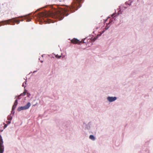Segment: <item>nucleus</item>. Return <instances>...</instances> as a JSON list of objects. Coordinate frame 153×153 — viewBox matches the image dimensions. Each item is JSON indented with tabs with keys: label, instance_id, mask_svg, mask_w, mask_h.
I'll return each mask as SVG.
<instances>
[{
	"label": "nucleus",
	"instance_id": "obj_16",
	"mask_svg": "<svg viewBox=\"0 0 153 153\" xmlns=\"http://www.w3.org/2000/svg\"><path fill=\"white\" fill-rule=\"evenodd\" d=\"M31 21V19H29L28 20V21Z\"/></svg>",
	"mask_w": 153,
	"mask_h": 153
},
{
	"label": "nucleus",
	"instance_id": "obj_15",
	"mask_svg": "<svg viewBox=\"0 0 153 153\" xmlns=\"http://www.w3.org/2000/svg\"><path fill=\"white\" fill-rule=\"evenodd\" d=\"M10 122H11V121L9 120V121H8L7 122V124H9L10 123Z\"/></svg>",
	"mask_w": 153,
	"mask_h": 153
},
{
	"label": "nucleus",
	"instance_id": "obj_10",
	"mask_svg": "<svg viewBox=\"0 0 153 153\" xmlns=\"http://www.w3.org/2000/svg\"><path fill=\"white\" fill-rule=\"evenodd\" d=\"M12 117L10 115H9L7 117V120H8L11 121L12 119Z\"/></svg>",
	"mask_w": 153,
	"mask_h": 153
},
{
	"label": "nucleus",
	"instance_id": "obj_12",
	"mask_svg": "<svg viewBox=\"0 0 153 153\" xmlns=\"http://www.w3.org/2000/svg\"><path fill=\"white\" fill-rule=\"evenodd\" d=\"M109 25V23L107 24V25L105 26V29L106 30H107V29H108V28L109 27V26L108 25Z\"/></svg>",
	"mask_w": 153,
	"mask_h": 153
},
{
	"label": "nucleus",
	"instance_id": "obj_9",
	"mask_svg": "<svg viewBox=\"0 0 153 153\" xmlns=\"http://www.w3.org/2000/svg\"><path fill=\"white\" fill-rule=\"evenodd\" d=\"M89 138L93 140H95L94 137L93 135H90L89 136Z\"/></svg>",
	"mask_w": 153,
	"mask_h": 153
},
{
	"label": "nucleus",
	"instance_id": "obj_6",
	"mask_svg": "<svg viewBox=\"0 0 153 153\" xmlns=\"http://www.w3.org/2000/svg\"><path fill=\"white\" fill-rule=\"evenodd\" d=\"M107 99L109 101L112 102L115 100L117 99V97H108Z\"/></svg>",
	"mask_w": 153,
	"mask_h": 153
},
{
	"label": "nucleus",
	"instance_id": "obj_17",
	"mask_svg": "<svg viewBox=\"0 0 153 153\" xmlns=\"http://www.w3.org/2000/svg\"><path fill=\"white\" fill-rule=\"evenodd\" d=\"M7 126V125H6V124L5 125H4L5 127H6Z\"/></svg>",
	"mask_w": 153,
	"mask_h": 153
},
{
	"label": "nucleus",
	"instance_id": "obj_8",
	"mask_svg": "<svg viewBox=\"0 0 153 153\" xmlns=\"http://www.w3.org/2000/svg\"><path fill=\"white\" fill-rule=\"evenodd\" d=\"M4 21H2L1 22H0V26L4 25H6V23H7L8 24H10L9 23V22H3Z\"/></svg>",
	"mask_w": 153,
	"mask_h": 153
},
{
	"label": "nucleus",
	"instance_id": "obj_7",
	"mask_svg": "<svg viewBox=\"0 0 153 153\" xmlns=\"http://www.w3.org/2000/svg\"><path fill=\"white\" fill-rule=\"evenodd\" d=\"M18 104V101L17 100H16L14 102V104L12 107V111H13L15 109V108L16 107V106Z\"/></svg>",
	"mask_w": 153,
	"mask_h": 153
},
{
	"label": "nucleus",
	"instance_id": "obj_5",
	"mask_svg": "<svg viewBox=\"0 0 153 153\" xmlns=\"http://www.w3.org/2000/svg\"><path fill=\"white\" fill-rule=\"evenodd\" d=\"M71 43L74 44H79L82 42L83 43H84L83 40L81 41H79V40H78L76 38H74L73 39H72L71 40Z\"/></svg>",
	"mask_w": 153,
	"mask_h": 153
},
{
	"label": "nucleus",
	"instance_id": "obj_1",
	"mask_svg": "<svg viewBox=\"0 0 153 153\" xmlns=\"http://www.w3.org/2000/svg\"><path fill=\"white\" fill-rule=\"evenodd\" d=\"M76 5L72 4L71 7H68L64 10H54L52 11L42 12L38 14L39 18L51 17L53 18L58 19L59 20H62L64 17V15L67 16L71 12V9L75 8Z\"/></svg>",
	"mask_w": 153,
	"mask_h": 153
},
{
	"label": "nucleus",
	"instance_id": "obj_20",
	"mask_svg": "<svg viewBox=\"0 0 153 153\" xmlns=\"http://www.w3.org/2000/svg\"><path fill=\"white\" fill-rule=\"evenodd\" d=\"M104 32V31H103L102 32V33H103Z\"/></svg>",
	"mask_w": 153,
	"mask_h": 153
},
{
	"label": "nucleus",
	"instance_id": "obj_14",
	"mask_svg": "<svg viewBox=\"0 0 153 153\" xmlns=\"http://www.w3.org/2000/svg\"><path fill=\"white\" fill-rule=\"evenodd\" d=\"M78 3H80L81 2H82L83 0H76Z\"/></svg>",
	"mask_w": 153,
	"mask_h": 153
},
{
	"label": "nucleus",
	"instance_id": "obj_4",
	"mask_svg": "<svg viewBox=\"0 0 153 153\" xmlns=\"http://www.w3.org/2000/svg\"><path fill=\"white\" fill-rule=\"evenodd\" d=\"M3 141L2 137L0 135V153H3L4 151V146L3 145Z\"/></svg>",
	"mask_w": 153,
	"mask_h": 153
},
{
	"label": "nucleus",
	"instance_id": "obj_11",
	"mask_svg": "<svg viewBox=\"0 0 153 153\" xmlns=\"http://www.w3.org/2000/svg\"><path fill=\"white\" fill-rule=\"evenodd\" d=\"M26 90H25V91H24L23 93L19 95V96H24L25 95H26Z\"/></svg>",
	"mask_w": 153,
	"mask_h": 153
},
{
	"label": "nucleus",
	"instance_id": "obj_2",
	"mask_svg": "<svg viewBox=\"0 0 153 153\" xmlns=\"http://www.w3.org/2000/svg\"><path fill=\"white\" fill-rule=\"evenodd\" d=\"M10 22L12 23L11 24V25H14L15 24V23H16L17 24H19L20 23V21L19 20H16L15 19V18H13L12 19H9L6 21H4L3 22Z\"/></svg>",
	"mask_w": 153,
	"mask_h": 153
},
{
	"label": "nucleus",
	"instance_id": "obj_3",
	"mask_svg": "<svg viewBox=\"0 0 153 153\" xmlns=\"http://www.w3.org/2000/svg\"><path fill=\"white\" fill-rule=\"evenodd\" d=\"M31 105L30 102H28L27 104L24 106H21L19 107L17 110L19 111L24 110H26L28 109Z\"/></svg>",
	"mask_w": 153,
	"mask_h": 153
},
{
	"label": "nucleus",
	"instance_id": "obj_21",
	"mask_svg": "<svg viewBox=\"0 0 153 153\" xmlns=\"http://www.w3.org/2000/svg\"><path fill=\"white\" fill-rule=\"evenodd\" d=\"M43 62V61H41V62Z\"/></svg>",
	"mask_w": 153,
	"mask_h": 153
},
{
	"label": "nucleus",
	"instance_id": "obj_19",
	"mask_svg": "<svg viewBox=\"0 0 153 153\" xmlns=\"http://www.w3.org/2000/svg\"><path fill=\"white\" fill-rule=\"evenodd\" d=\"M48 23H50V22L49 21V20H48Z\"/></svg>",
	"mask_w": 153,
	"mask_h": 153
},
{
	"label": "nucleus",
	"instance_id": "obj_13",
	"mask_svg": "<svg viewBox=\"0 0 153 153\" xmlns=\"http://www.w3.org/2000/svg\"><path fill=\"white\" fill-rule=\"evenodd\" d=\"M56 57L57 58H60L61 57V56H58L57 55L56 56Z\"/></svg>",
	"mask_w": 153,
	"mask_h": 153
},
{
	"label": "nucleus",
	"instance_id": "obj_18",
	"mask_svg": "<svg viewBox=\"0 0 153 153\" xmlns=\"http://www.w3.org/2000/svg\"><path fill=\"white\" fill-rule=\"evenodd\" d=\"M96 38H94V41L95 40H96Z\"/></svg>",
	"mask_w": 153,
	"mask_h": 153
}]
</instances>
